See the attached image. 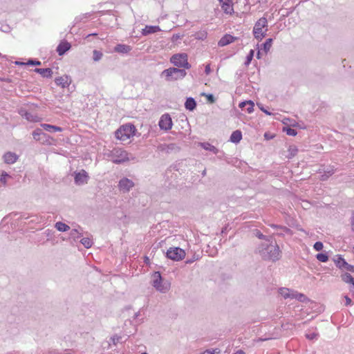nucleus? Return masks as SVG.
Wrapping results in <instances>:
<instances>
[{
	"instance_id": "1",
	"label": "nucleus",
	"mask_w": 354,
	"mask_h": 354,
	"mask_svg": "<svg viewBox=\"0 0 354 354\" xmlns=\"http://www.w3.org/2000/svg\"><path fill=\"white\" fill-rule=\"evenodd\" d=\"M273 239L269 242H265L260 244L256 249V252L258 253L263 260H270L276 261L281 257V252L278 245L272 244Z\"/></svg>"
},
{
	"instance_id": "2",
	"label": "nucleus",
	"mask_w": 354,
	"mask_h": 354,
	"mask_svg": "<svg viewBox=\"0 0 354 354\" xmlns=\"http://www.w3.org/2000/svg\"><path fill=\"white\" fill-rule=\"evenodd\" d=\"M187 75L185 69L176 67H169L162 71L160 75L161 78H164L167 82H174L183 80Z\"/></svg>"
},
{
	"instance_id": "3",
	"label": "nucleus",
	"mask_w": 354,
	"mask_h": 354,
	"mask_svg": "<svg viewBox=\"0 0 354 354\" xmlns=\"http://www.w3.org/2000/svg\"><path fill=\"white\" fill-rule=\"evenodd\" d=\"M136 129L132 124H126L121 126L115 132V138L121 141H127L135 134Z\"/></svg>"
},
{
	"instance_id": "4",
	"label": "nucleus",
	"mask_w": 354,
	"mask_h": 354,
	"mask_svg": "<svg viewBox=\"0 0 354 354\" xmlns=\"http://www.w3.org/2000/svg\"><path fill=\"white\" fill-rule=\"evenodd\" d=\"M268 31V19L263 17L260 18L254 24L252 33L255 39L261 40L266 36Z\"/></svg>"
},
{
	"instance_id": "5",
	"label": "nucleus",
	"mask_w": 354,
	"mask_h": 354,
	"mask_svg": "<svg viewBox=\"0 0 354 354\" xmlns=\"http://www.w3.org/2000/svg\"><path fill=\"white\" fill-rule=\"evenodd\" d=\"M170 62L173 64L178 68L189 69L191 64L188 62V56L186 53H176L173 55L169 59Z\"/></svg>"
},
{
	"instance_id": "6",
	"label": "nucleus",
	"mask_w": 354,
	"mask_h": 354,
	"mask_svg": "<svg viewBox=\"0 0 354 354\" xmlns=\"http://www.w3.org/2000/svg\"><path fill=\"white\" fill-rule=\"evenodd\" d=\"M108 156L115 164H121L129 160L128 153L121 148H113L109 151Z\"/></svg>"
},
{
	"instance_id": "7",
	"label": "nucleus",
	"mask_w": 354,
	"mask_h": 354,
	"mask_svg": "<svg viewBox=\"0 0 354 354\" xmlns=\"http://www.w3.org/2000/svg\"><path fill=\"white\" fill-rule=\"evenodd\" d=\"M153 286L158 291L165 293L169 288V285L162 283V279L160 272H155L153 275Z\"/></svg>"
},
{
	"instance_id": "8",
	"label": "nucleus",
	"mask_w": 354,
	"mask_h": 354,
	"mask_svg": "<svg viewBox=\"0 0 354 354\" xmlns=\"http://www.w3.org/2000/svg\"><path fill=\"white\" fill-rule=\"evenodd\" d=\"M166 257L173 261H178L185 257V252L178 247L170 248L166 253Z\"/></svg>"
},
{
	"instance_id": "9",
	"label": "nucleus",
	"mask_w": 354,
	"mask_h": 354,
	"mask_svg": "<svg viewBox=\"0 0 354 354\" xmlns=\"http://www.w3.org/2000/svg\"><path fill=\"white\" fill-rule=\"evenodd\" d=\"M158 125L160 129L165 131L170 130L172 128L173 125L172 120L170 115L168 113L163 114L159 120Z\"/></svg>"
},
{
	"instance_id": "10",
	"label": "nucleus",
	"mask_w": 354,
	"mask_h": 354,
	"mask_svg": "<svg viewBox=\"0 0 354 354\" xmlns=\"http://www.w3.org/2000/svg\"><path fill=\"white\" fill-rule=\"evenodd\" d=\"M133 186L134 183L131 180L126 177H124L122 179H120L118 183V188L123 193L129 192L131 190V189L133 187Z\"/></svg>"
},
{
	"instance_id": "11",
	"label": "nucleus",
	"mask_w": 354,
	"mask_h": 354,
	"mask_svg": "<svg viewBox=\"0 0 354 354\" xmlns=\"http://www.w3.org/2000/svg\"><path fill=\"white\" fill-rule=\"evenodd\" d=\"M74 179L76 185H82L88 183L89 176L85 170L82 169L80 172H75Z\"/></svg>"
},
{
	"instance_id": "12",
	"label": "nucleus",
	"mask_w": 354,
	"mask_h": 354,
	"mask_svg": "<svg viewBox=\"0 0 354 354\" xmlns=\"http://www.w3.org/2000/svg\"><path fill=\"white\" fill-rule=\"evenodd\" d=\"M55 82L57 86L64 88L69 86L71 83V79L68 75H64L55 78Z\"/></svg>"
},
{
	"instance_id": "13",
	"label": "nucleus",
	"mask_w": 354,
	"mask_h": 354,
	"mask_svg": "<svg viewBox=\"0 0 354 354\" xmlns=\"http://www.w3.org/2000/svg\"><path fill=\"white\" fill-rule=\"evenodd\" d=\"M3 160L5 163L10 165L15 163L19 158V156L14 152L8 151L3 154Z\"/></svg>"
},
{
	"instance_id": "14",
	"label": "nucleus",
	"mask_w": 354,
	"mask_h": 354,
	"mask_svg": "<svg viewBox=\"0 0 354 354\" xmlns=\"http://www.w3.org/2000/svg\"><path fill=\"white\" fill-rule=\"evenodd\" d=\"M71 45L70 43L66 41H64L59 44L56 50L58 55L61 56L64 55L71 48Z\"/></svg>"
},
{
	"instance_id": "15",
	"label": "nucleus",
	"mask_w": 354,
	"mask_h": 354,
	"mask_svg": "<svg viewBox=\"0 0 354 354\" xmlns=\"http://www.w3.org/2000/svg\"><path fill=\"white\" fill-rule=\"evenodd\" d=\"M131 49V46L122 44H118L114 47L115 52L122 55L128 54Z\"/></svg>"
},
{
	"instance_id": "16",
	"label": "nucleus",
	"mask_w": 354,
	"mask_h": 354,
	"mask_svg": "<svg viewBox=\"0 0 354 354\" xmlns=\"http://www.w3.org/2000/svg\"><path fill=\"white\" fill-rule=\"evenodd\" d=\"M236 40V38L231 35H225L221 39L219 40L218 44L219 46H227Z\"/></svg>"
},
{
	"instance_id": "17",
	"label": "nucleus",
	"mask_w": 354,
	"mask_h": 354,
	"mask_svg": "<svg viewBox=\"0 0 354 354\" xmlns=\"http://www.w3.org/2000/svg\"><path fill=\"white\" fill-rule=\"evenodd\" d=\"M19 113L22 117H24L28 121H30V122H37L38 121V117L37 115H32L31 113L28 112L26 109H21Z\"/></svg>"
},
{
	"instance_id": "18",
	"label": "nucleus",
	"mask_w": 354,
	"mask_h": 354,
	"mask_svg": "<svg viewBox=\"0 0 354 354\" xmlns=\"http://www.w3.org/2000/svg\"><path fill=\"white\" fill-rule=\"evenodd\" d=\"M160 30H161L158 26H146L145 28L142 29V34L143 35H147Z\"/></svg>"
},
{
	"instance_id": "19",
	"label": "nucleus",
	"mask_w": 354,
	"mask_h": 354,
	"mask_svg": "<svg viewBox=\"0 0 354 354\" xmlns=\"http://www.w3.org/2000/svg\"><path fill=\"white\" fill-rule=\"evenodd\" d=\"M32 137L35 140L41 141L43 140L44 138H46L47 134L45 133L42 131V129L37 128L35 131H33Z\"/></svg>"
},
{
	"instance_id": "20",
	"label": "nucleus",
	"mask_w": 354,
	"mask_h": 354,
	"mask_svg": "<svg viewBox=\"0 0 354 354\" xmlns=\"http://www.w3.org/2000/svg\"><path fill=\"white\" fill-rule=\"evenodd\" d=\"M185 107L187 110L190 111H194L196 107V100L192 97H187L185 102Z\"/></svg>"
},
{
	"instance_id": "21",
	"label": "nucleus",
	"mask_w": 354,
	"mask_h": 354,
	"mask_svg": "<svg viewBox=\"0 0 354 354\" xmlns=\"http://www.w3.org/2000/svg\"><path fill=\"white\" fill-rule=\"evenodd\" d=\"M242 139V133L239 130L233 131L230 136V141L233 143H239Z\"/></svg>"
},
{
	"instance_id": "22",
	"label": "nucleus",
	"mask_w": 354,
	"mask_h": 354,
	"mask_svg": "<svg viewBox=\"0 0 354 354\" xmlns=\"http://www.w3.org/2000/svg\"><path fill=\"white\" fill-rule=\"evenodd\" d=\"M41 127L44 130L49 131V132H56V131L61 132L63 130L62 128H61L60 127L55 126V125H52V124H45V123L41 124Z\"/></svg>"
},
{
	"instance_id": "23",
	"label": "nucleus",
	"mask_w": 354,
	"mask_h": 354,
	"mask_svg": "<svg viewBox=\"0 0 354 354\" xmlns=\"http://www.w3.org/2000/svg\"><path fill=\"white\" fill-rule=\"evenodd\" d=\"M35 71L39 74H40L44 77H51L53 75V71L50 68H35Z\"/></svg>"
},
{
	"instance_id": "24",
	"label": "nucleus",
	"mask_w": 354,
	"mask_h": 354,
	"mask_svg": "<svg viewBox=\"0 0 354 354\" xmlns=\"http://www.w3.org/2000/svg\"><path fill=\"white\" fill-rule=\"evenodd\" d=\"M198 145L205 150L212 151L214 154H217L218 152V149L209 142H199Z\"/></svg>"
},
{
	"instance_id": "25",
	"label": "nucleus",
	"mask_w": 354,
	"mask_h": 354,
	"mask_svg": "<svg viewBox=\"0 0 354 354\" xmlns=\"http://www.w3.org/2000/svg\"><path fill=\"white\" fill-rule=\"evenodd\" d=\"M292 299H295L301 302H306L308 300V297L303 293H299L297 291H292L291 292Z\"/></svg>"
},
{
	"instance_id": "26",
	"label": "nucleus",
	"mask_w": 354,
	"mask_h": 354,
	"mask_svg": "<svg viewBox=\"0 0 354 354\" xmlns=\"http://www.w3.org/2000/svg\"><path fill=\"white\" fill-rule=\"evenodd\" d=\"M335 265L339 269H344L345 266H347V262L340 255H337L336 259H335Z\"/></svg>"
},
{
	"instance_id": "27",
	"label": "nucleus",
	"mask_w": 354,
	"mask_h": 354,
	"mask_svg": "<svg viewBox=\"0 0 354 354\" xmlns=\"http://www.w3.org/2000/svg\"><path fill=\"white\" fill-rule=\"evenodd\" d=\"M221 7L225 14L231 15L232 12H234L232 0L230 1V3H222V6Z\"/></svg>"
},
{
	"instance_id": "28",
	"label": "nucleus",
	"mask_w": 354,
	"mask_h": 354,
	"mask_svg": "<svg viewBox=\"0 0 354 354\" xmlns=\"http://www.w3.org/2000/svg\"><path fill=\"white\" fill-rule=\"evenodd\" d=\"M293 290L289 289V288H280L279 289V293L284 298V299H288V298H291L292 299V296H291V292H292Z\"/></svg>"
},
{
	"instance_id": "29",
	"label": "nucleus",
	"mask_w": 354,
	"mask_h": 354,
	"mask_svg": "<svg viewBox=\"0 0 354 354\" xmlns=\"http://www.w3.org/2000/svg\"><path fill=\"white\" fill-rule=\"evenodd\" d=\"M273 39L272 38H268L266 40V41L262 44V48L261 50H263L266 54L270 50Z\"/></svg>"
},
{
	"instance_id": "30",
	"label": "nucleus",
	"mask_w": 354,
	"mask_h": 354,
	"mask_svg": "<svg viewBox=\"0 0 354 354\" xmlns=\"http://www.w3.org/2000/svg\"><path fill=\"white\" fill-rule=\"evenodd\" d=\"M55 227L59 232H66L70 229L68 225L61 221L57 222Z\"/></svg>"
},
{
	"instance_id": "31",
	"label": "nucleus",
	"mask_w": 354,
	"mask_h": 354,
	"mask_svg": "<svg viewBox=\"0 0 354 354\" xmlns=\"http://www.w3.org/2000/svg\"><path fill=\"white\" fill-rule=\"evenodd\" d=\"M82 230L80 227H79L78 229H73L71 231L70 235L75 240L76 239H79L82 236Z\"/></svg>"
},
{
	"instance_id": "32",
	"label": "nucleus",
	"mask_w": 354,
	"mask_h": 354,
	"mask_svg": "<svg viewBox=\"0 0 354 354\" xmlns=\"http://www.w3.org/2000/svg\"><path fill=\"white\" fill-rule=\"evenodd\" d=\"M335 172V169L333 167L328 168L327 170L324 171V174L321 176L322 180H327L330 176Z\"/></svg>"
},
{
	"instance_id": "33",
	"label": "nucleus",
	"mask_w": 354,
	"mask_h": 354,
	"mask_svg": "<svg viewBox=\"0 0 354 354\" xmlns=\"http://www.w3.org/2000/svg\"><path fill=\"white\" fill-rule=\"evenodd\" d=\"M80 242L86 248H90L93 245L92 240L88 237L81 239Z\"/></svg>"
},
{
	"instance_id": "34",
	"label": "nucleus",
	"mask_w": 354,
	"mask_h": 354,
	"mask_svg": "<svg viewBox=\"0 0 354 354\" xmlns=\"http://www.w3.org/2000/svg\"><path fill=\"white\" fill-rule=\"evenodd\" d=\"M343 281L347 283H352L354 281V278L349 273H344L341 276Z\"/></svg>"
},
{
	"instance_id": "35",
	"label": "nucleus",
	"mask_w": 354,
	"mask_h": 354,
	"mask_svg": "<svg viewBox=\"0 0 354 354\" xmlns=\"http://www.w3.org/2000/svg\"><path fill=\"white\" fill-rule=\"evenodd\" d=\"M255 236L259 239L265 240L266 242H270L272 238L271 236H267L263 235L259 230H257L255 232Z\"/></svg>"
},
{
	"instance_id": "36",
	"label": "nucleus",
	"mask_w": 354,
	"mask_h": 354,
	"mask_svg": "<svg viewBox=\"0 0 354 354\" xmlns=\"http://www.w3.org/2000/svg\"><path fill=\"white\" fill-rule=\"evenodd\" d=\"M103 56V53L97 50L93 51V59L94 62H99Z\"/></svg>"
},
{
	"instance_id": "37",
	"label": "nucleus",
	"mask_w": 354,
	"mask_h": 354,
	"mask_svg": "<svg viewBox=\"0 0 354 354\" xmlns=\"http://www.w3.org/2000/svg\"><path fill=\"white\" fill-rule=\"evenodd\" d=\"M283 131L286 132L287 135L292 136H295L297 134V131L290 127H284Z\"/></svg>"
},
{
	"instance_id": "38",
	"label": "nucleus",
	"mask_w": 354,
	"mask_h": 354,
	"mask_svg": "<svg viewBox=\"0 0 354 354\" xmlns=\"http://www.w3.org/2000/svg\"><path fill=\"white\" fill-rule=\"evenodd\" d=\"M316 258L318 261L325 263L328 261V256L326 253H318L316 255Z\"/></svg>"
},
{
	"instance_id": "39",
	"label": "nucleus",
	"mask_w": 354,
	"mask_h": 354,
	"mask_svg": "<svg viewBox=\"0 0 354 354\" xmlns=\"http://www.w3.org/2000/svg\"><path fill=\"white\" fill-rule=\"evenodd\" d=\"M254 55V50H252V49L250 50L249 53L248 54V55L246 57V59L245 61V66H249L250 65V64L251 63V61L253 59Z\"/></svg>"
},
{
	"instance_id": "40",
	"label": "nucleus",
	"mask_w": 354,
	"mask_h": 354,
	"mask_svg": "<svg viewBox=\"0 0 354 354\" xmlns=\"http://www.w3.org/2000/svg\"><path fill=\"white\" fill-rule=\"evenodd\" d=\"M270 227L274 228V229L281 230L283 232H286V233H289L290 232V230L289 228H288L287 227H286V226L278 225H275V224H271Z\"/></svg>"
},
{
	"instance_id": "41",
	"label": "nucleus",
	"mask_w": 354,
	"mask_h": 354,
	"mask_svg": "<svg viewBox=\"0 0 354 354\" xmlns=\"http://www.w3.org/2000/svg\"><path fill=\"white\" fill-rule=\"evenodd\" d=\"M254 104L252 100H248V104L245 106V111L248 113H252L254 111Z\"/></svg>"
},
{
	"instance_id": "42",
	"label": "nucleus",
	"mask_w": 354,
	"mask_h": 354,
	"mask_svg": "<svg viewBox=\"0 0 354 354\" xmlns=\"http://www.w3.org/2000/svg\"><path fill=\"white\" fill-rule=\"evenodd\" d=\"M323 248H324V245H323V243L321 241L315 242L314 245H313V248L316 251H321L323 249Z\"/></svg>"
},
{
	"instance_id": "43",
	"label": "nucleus",
	"mask_w": 354,
	"mask_h": 354,
	"mask_svg": "<svg viewBox=\"0 0 354 354\" xmlns=\"http://www.w3.org/2000/svg\"><path fill=\"white\" fill-rule=\"evenodd\" d=\"M317 337L318 334L314 332L306 334V337L310 340L317 339Z\"/></svg>"
},
{
	"instance_id": "44",
	"label": "nucleus",
	"mask_w": 354,
	"mask_h": 354,
	"mask_svg": "<svg viewBox=\"0 0 354 354\" xmlns=\"http://www.w3.org/2000/svg\"><path fill=\"white\" fill-rule=\"evenodd\" d=\"M121 339V337L120 336H118L117 335L113 336L111 338V340L113 343V344L114 345H116Z\"/></svg>"
},
{
	"instance_id": "45",
	"label": "nucleus",
	"mask_w": 354,
	"mask_h": 354,
	"mask_svg": "<svg viewBox=\"0 0 354 354\" xmlns=\"http://www.w3.org/2000/svg\"><path fill=\"white\" fill-rule=\"evenodd\" d=\"M8 177H10V176L6 172H3L0 177V181L5 184Z\"/></svg>"
},
{
	"instance_id": "46",
	"label": "nucleus",
	"mask_w": 354,
	"mask_h": 354,
	"mask_svg": "<svg viewBox=\"0 0 354 354\" xmlns=\"http://www.w3.org/2000/svg\"><path fill=\"white\" fill-rule=\"evenodd\" d=\"M28 65H32V66H39L41 65V62L38 60H34V59H30L28 60Z\"/></svg>"
},
{
	"instance_id": "47",
	"label": "nucleus",
	"mask_w": 354,
	"mask_h": 354,
	"mask_svg": "<svg viewBox=\"0 0 354 354\" xmlns=\"http://www.w3.org/2000/svg\"><path fill=\"white\" fill-rule=\"evenodd\" d=\"M293 12V8H290V9H286L283 13H282V17H288L290 13H292Z\"/></svg>"
},
{
	"instance_id": "48",
	"label": "nucleus",
	"mask_w": 354,
	"mask_h": 354,
	"mask_svg": "<svg viewBox=\"0 0 354 354\" xmlns=\"http://www.w3.org/2000/svg\"><path fill=\"white\" fill-rule=\"evenodd\" d=\"M344 270L354 273V266L347 263V266H345Z\"/></svg>"
},
{
	"instance_id": "49",
	"label": "nucleus",
	"mask_w": 354,
	"mask_h": 354,
	"mask_svg": "<svg viewBox=\"0 0 354 354\" xmlns=\"http://www.w3.org/2000/svg\"><path fill=\"white\" fill-rule=\"evenodd\" d=\"M344 299H345V301H346V303H345L346 306H351V305H353L352 300L351 299V298L348 297V296L345 295L344 296Z\"/></svg>"
},
{
	"instance_id": "50",
	"label": "nucleus",
	"mask_w": 354,
	"mask_h": 354,
	"mask_svg": "<svg viewBox=\"0 0 354 354\" xmlns=\"http://www.w3.org/2000/svg\"><path fill=\"white\" fill-rule=\"evenodd\" d=\"M207 99L211 103H213L215 102L214 96L212 94L207 95Z\"/></svg>"
},
{
	"instance_id": "51",
	"label": "nucleus",
	"mask_w": 354,
	"mask_h": 354,
	"mask_svg": "<svg viewBox=\"0 0 354 354\" xmlns=\"http://www.w3.org/2000/svg\"><path fill=\"white\" fill-rule=\"evenodd\" d=\"M351 225L352 231L354 232V211L352 212L351 217Z\"/></svg>"
},
{
	"instance_id": "52",
	"label": "nucleus",
	"mask_w": 354,
	"mask_h": 354,
	"mask_svg": "<svg viewBox=\"0 0 354 354\" xmlns=\"http://www.w3.org/2000/svg\"><path fill=\"white\" fill-rule=\"evenodd\" d=\"M258 106L260 108V109L263 112L265 113L266 115H270L272 113L270 112H269L267 109H266L263 106H260V104H258Z\"/></svg>"
},
{
	"instance_id": "53",
	"label": "nucleus",
	"mask_w": 354,
	"mask_h": 354,
	"mask_svg": "<svg viewBox=\"0 0 354 354\" xmlns=\"http://www.w3.org/2000/svg\"><path fill=\"white\" fill-rule=\"evenodd\" d=\"M205 73L206 75H209L211 73L210 64H207L205 66Z\"/></svg>"
},
{
	"instance_id": "54",
	"label": "nucleus",
	"mask_w": 354,
	"mask_h": 354,
	"mask_svg": "<svg viewBox=\"0 0 354 354\" xmlns=\"http://www.w3.org/2000/svg\"><path fill=\"white\" fill-rule=\"evenodd\" d=\"M248 104V101H244V102H241L240 104H239V107L241 109H244Z\"/></svg>"
},
{
	"instance_id": "55",
	"label": "nucleus",
	"mask_w": 354,
	"mask_h": 354,
	"mask_svg": "<svg viewBox=\"0 0 354 354\" xmlns=\"http://www.w3.org/2000/svg\"><path fill=\"white\" fill-rule=\"evenodd\" d=\"M180 37H181V36L178 34L174 35L172 37V41H176L178 39H180Z\"/></svg>"
},
{
	"instance_id": "56",
	"label": "nucleus",
	"mask_w": 354,
	"mask_h": 354,
	"mask_svg": "<svg viewBox=\"0 0 354 354\" xmlns=\"http://www.w3.org/2000/svg\"><path fill=\"white\" fill-rule=\"evenodd\" d=\"M202 354H216L214 351L206 350Z\"/></svg>"
},
{
	"instance_id": "57",
	"label": "nucleus",
	"mask_w": 354,
	"mask_h": 354,
	"mask_svg": "<svg viewBox=\"0 0 354 354\" xmlns=\"http://www.w3.org/2000/svg\"><path fill=\"white\" fill-rule=\"evenodd\" d=\"M29 218H30V216H26V214L21 215V216L19 217V218L21 220H26V219H28Z\"/></svg>"
},
{
	"instance_id": "58",
	"label": "nucleus",
	"mask_w": 354,
	"mask_h": 354,
	"mask_svg": "<svg viewBox=\"0 0 354 354\" xmlns=\"http://www.w3.org/2000/svg\"><path fill=\"white\" fill-rule=\"evenodd\" d=\"M220 2L221 6H222V3H230L231 0H218Z\"/></svg>"
},
{
	"instance_id": "59",
	"label": "nucleus",
	"mask_w": 354,
	"mask_h": 354,
	"mask_svg": "<svg viewBox=\"0 0 354 354\" xmlns=\"http://www.w3.org/2000/svg\"><path fill=\"white\" fill-rule=\"evenodd\" d=\"M233 354H245V352L242 350H239V351H236L235 353H234Z\"/></svg>"
},
{
	"instance_id": "60",
	"label": "nucleus",
	"mask_w": 354,
	"mask_h": 354,
	"mask_svg": "<svg viewBox=\"0 0 354 354\" xmlns=\"http://www.w3.org/2000/svg\"><path fill=\"white\" fill-rule=\"evenodd\" d=\"M264 137H265L267 140H268V139H270V138H273V136H269V134H268V133H266L264 134Z\"/></svg>"
},
{
	"instance_id": "61",
	"label": "nucleus",
	"mask_w": 354,
	"mask_h": 354,
	"mask_svg": "<svg viewBox=\"0 0 354 354\" xmlns=\"http://www.w3.org/2000/svg\"><path fill=\"white\" fill-rule=\"evenodd\" d=\"M174 147H175L174 144H170V145H169L167 146V148H168V149H171H171H173L174 148Z\"/></svg>"
},
{
	"instance_id": "62",
	"label": "nucleus",
	"mask_w": 354,
	"mask_h": 354,
	"mask_svg": "<svg viewBox=\"0 0 354 354\" xmlns=\"http://www.w3.org/2000/svg\"><path fill=\"white\" fill-rule=\"evenodd\" d=\"M351 284H352V287L351 288L350 290L352 292V294L354 295V281Z\"/></svg>"
},
{
	"instance_id": "63",
	"label": "nucleus",
	"mask_w": 354,
	"mask_h": 354,
	"mask_svg": "<svg viewBox=\"0 0 354 354\" xmlns=\"http://www.w3.org/2000/svg\"><path fill=\"white\" fill-rule=\"evenodd\" d=\"M139 316H140V311H138V312L134 314L133 317H134V319H138Z\"/></svg>"
},
{
	"instance_id": "64",
	"label": "nucleus",
	"mask_w": 354,
	"mask_h": 354,
	"mask_svg": "<svg viewBox=\"0 0 354 354\" xmlns=\"http://www.w3.org/2000/svg\"><path fill=\"white\" fill-rule=\"evenodd\" d=\"M257 59H261V52L259 50H258V52L257 53Z\"/></svg>"
}]
</instances>
